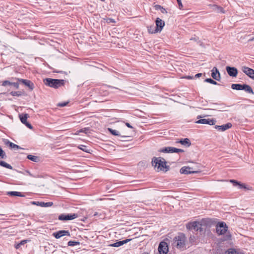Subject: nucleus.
<instances>
[{"mask_svg": "<svg viewBox=\"0 0 254 254\" xmlns=\"http://www.w3.org/2000/svg\"><path fill=\"white\" fill-rule=\"evenodd\" d=\"M187 238L183 233H179L173 239L172 242L173 247H176L178 249L184 250L186 248Z\"/></svg>", "mask_w": 254, "mask_h": 254, "instance_id": "1", "label": "nucleus"}, {"mask_svg": "<svg viewBox=\"0 0 254 254\" xmlns=\"http://www.w3.org/2000/svg\"><path fill=\"white\" fill-rule=\"evenodd\" d=\"M44 84L50 87L58 88L63 85L64 83V80L63 79H57L47 78L44 80Z\"/></svg>", "mask_w": 254, "mask_h": 254, "instance_id": "2", "label": "nucleus"}, {"mask_svg": "<svg viewBox=\"0 0 254 254\" xmlns=\"http://www.w3.org/2000/svg\"><path fill=\"white\" fill-rule=\"evenodd\" d=\"M152 165L158 172H167L169 170V166L166 165V162L162 160H152Z\"/></svg>", "mask_w": 254, "mask_h": 254, "instance_id": "3", "label": "nucleus"}, {"mask_svg": "<svg viewBox=\"0 0 254 254\" xmlns=\"http://www.w3.org/2000/svg\"><path fill=\"white\" fill-rule=\"evenodd\" d=\"M187 228L189 230L194 229L195 231L202 232L203 229L202 228V224L197 221L189 223L187 226Z\"/></svg>", "mask_w": 254, "mask_h": 254, "instance_id": "4", "label": "nucleus"}, {"mask_svg": "<svg viewBox=\"0 0 254 254\" xmlns=\"http://www.w3.org/2000/svg\"><path fill=\"white\" fill-rule=\"evenodd\" d=\"M228 227L226 224L223 222H219L216 226V231L218 235H224L227 231Z\"/></svg>", "mask_w": 254, "mask_h": 254, "instance_id": "5", "label": "nucleus"}, {"mask_svg": "<svg viewBox=\"0 0 254 254\" xmlns=\"http://www.w3.org/2000/svg\"><path fill=\"white\" fill-rule=\"evenodd\" d=\"M159 152L164 153H173L184 152V151L183 149H178L173 147H166L160 149Z\"/></svg>", "mask_w": 254, "mask_h": 254, "instance_id": "6", "label": "nucleus"}, {"mask_svg": "<svg viewBox=\"0 0 254 254\" xmlns=\"http://www.w3.org/2000/svg\"><path fill=\"white\" fill-rule=\"evenodd\" d=\"M2 142L3 144L7 147L14 150H17L19 149H21V147L18 145L10 142L8 139L3 138L2 139Z\"/></svg>", "mask_w": 254, "mask_h": 254, "instance_id": "7", "label": "nucleus"}, {"mask_svg": "<svg viewBox=\"0 0 254 254\" xmlns=\"http://www.w3.org/2000/svg\"><path fill=\"white\" fill-rule=\"evenodd\" d=\"M158 252L160 254H166L168 252L167 243L163 241L160 242L158 247Z\"/></svg>", "mask_w": 254, "mask_h": 254, "instance_id": "8", "label": "nucleus"}, {"mask_svg": "<svg viewBox=\"0 0 254 254\" xmlns=\"http://www.w3.org/2000/svg\"><path fill=\"white\" fill-rule=\"evenodd\" d=\"M53 236L56 239H60L64 236L70 237V234L68 231L60 230L53 233Z\"/></svg>", "mask_w": 254, "mask_h": 254, "instance_id": "9", "label": "nucleus"}, {"mask_svg": "<svg viewBox=\"0 0 254 254\" xmlns=\"http://www.w3.org/2000/svg\"><path fill=\"white\" fill-rule=\"evenodd\" d=\"M19 116L20 120L22 124L25 125L29 128L32 129L33 127L32 125L27 122V118L29 117V116L27 114H20Z\"/></svg>", "mask_w": 254, "mask_h": 254, "instance_id": "10", "label": "nucleus"}, {"mask_svg": "<svg viewBox=\"0 0 254 254\" xmlns=\"http://www.w3.org/2000/svg\"><path fill=\"white\" fill-rule=\"evenodd\" d=\"M77 217L76 214H61L59 216V219L60 220H71Z\"/></svg>", "mask_w": 254, "mask_h": 254, "instance_id": "11", "label": "nucleus"}, {"mask_svg": "<svg viewBox=\"0 0 254 254\" xmlns=\"http://www.w3.org/2000/svg\"><path fill=\"white\" fill-rule=\"evenodd\" d=\"M180 172L181 174H190L196 173L198 172V171L193 170L192 168L185 166L181 168Z\"/></svg>", "mask_w": 254, "mask_h": 254, "instance_id": "12", "label": "nucleus"}, {"mask_svg": "<svg viewBox=\"0 0 254 254\" xmlns=\"http://www.w3.org/2000/svg\"><path fill=\"white\" fill-rule=\"evenodd\" d=\"M216 122V120L213 119H202L195 122L196 124H208L209 125H214Z\"/></svg>", "mask_w": 254, "mask_h": 254, "instance_id": "13", "label": "nucleus"}, {"mask_svg": "<svg viewBox=\"0 0 254 254\" xmlns=\"http://www.w3.org/2000/svg\"><path fill=\"white\" fill-rule=\"evenodd\" d=\"M242 71L250 78L254 80V70L247 66L242 67Z\"/></svg>", "mask_w": 254, "mask_h": 254, "instance_id": "14", "label": "nucleus"}, {"mask_svg": "<svg viewBox=\"0 0 254 254\" xmlns=\"http://www.w3.org/2000/svg\"><path fill=\"white\" fill-rule=\"evenodd\" d=\"M232 125L231 123H228L226 124L223 125L221 126H215V128L217 129L218 130L220 131H224L227 129L230 128L232 127Z\"/></svg>", "mask_w": 254, "mask_h": 254, "instance_id": "15", "label": "nucleus"}, {"mask_svg": "<svg viewBox=\"0 0 254 254\" xmlns=\"http://www.w3.org/2000/svg\"><path fill=\"white\" fill-rule=\"evenodd\" d=\"M157 29L160 32L165 26V22L159 18H157L155 20Z\"/></svg>", "mask_w": 254, "mask_h": 254, "instance_id": "16", "label": "nucleus"}, {"mask_svg": "<svg viewBox=\"0 0 254 254\" xmlns=\"http://www.w3.org/2000/svg\"><path fill=\"white\" fill-rule=\"evenodd\" d=\"M211 76L216 80H220L221 78L220 73L216 67H214L211 70Z\"/></svg>", "mask_w": 254, "mask_h": 254, "instance_id": "17", "label": "nucleus"}, {"mask_svg": "<svg viewBox=\"0 0 254 254\" xmlns=\"http://www.w3.org/2000/svg\"><path fill=\"white\" fill-rule=\"evenodd\" d=\"M18 81L22 83L25 86H27L30 89L33 90L34 88V84L29 80L18 78Z\"/></svg>", "mask_w": 254, "mask_h": 254, "instance_id": "18", "label": "nucleus"}, {"mask_svg": "<svg viewBox=\"0 0 254 254\" xmlns=\"http://www.w3.org/2000/svg\"><path fill=\"white\" fill-rule=\"evenodd\" d=\"M226 70L230 76L236 77L238 74L237 68L234 67L227 66Z\"/></svg>", "mask_w": 254, "mask_h": 254, "instance_id": "19", "label": "nucleus"}, {"mask_svg": "<svg viewBox=\"0 0 254 254\" xmlns=\"http://www.w3.org/2000/svg\"><path fill=\"white\" fill-rule=\"evenodd\" d=\"M176 143H180L182 145L187 147L190 146L191 145L190 140L188 138L178 139L176 141Z\"/></svg>", "mask_w": 254, "mask_h": 254, "instance_id": "20", "label": "nucleus"}, {"mask_svg": "<svg viewBox=\"0 0 254 254\" xmlns=\"http://www.w3.org/2000/svg\"><path fill=\"white\" fill-rule=\"evenodd\" d=\"M31 203L32 204L36 205L41 207H50L53 204V203L52 202H44L39 201H32L31 202Z\"/></svg>", "mask_w": 254, "mask_h": 254, "instance_id": "21", "label": "nucleus"}, {"mask_svg": "<svg viewBox=\"0 0 254 254\" xmlns=\"http://www.w3.org/2000/svg\"><path fill=\"white\" fill-rule=\"evenodd\" d=\"M131 240V239H127L123 241H118L112 244H111L110 246L113 247H120L127 243L130 242Z\"/></svg>", "mask_w": 254, "mask_h": 254, "instance_id": "22", "label": "nucleus"}, {"mask_svg": "<svg viewBox=\"0 0 254 254\" xmlns=\"http://www.w3.org/2000/svg\"><path fill=\"white\" fill-rule=\"evenodd\" d=\"M30 240H22L19 243H17L15 244L14 247L16 249H19L21 248L22 246H24L25 244H26L27 242H29Z\"/></svg>", "mask_w": 254, "mask_h": 254, "instance_id": "23", "label": "nucleus"}, {"mask_svg": "<svg viewBox=\"0 0 254 254\" xmlns=\"http://www.w3.org/2000/svg\"><path fill=\"white\" fill-rule=\"evenodd\" d=\"M8 195L15 196L24 197V195L22 194L21 192L19 191H8L6 192Z\"/></svg>", "mask_w": 254, "mask_h": 254, "instance_id": "24", "label": "nucleus"}, {"mask_svg": "<svg viewBox=\"0 0 254 254\" xmlns=\"http://www.w3.org/2000/svg\"><path fill=\"white\" fill-rule=\"evenodd\" d=\"M148 31L149 33L151 34L159 32V31L157 29L156 27L154 25H152L148 27Z\"/></svg>", "mask_w": 254, "mask_h": 254, "instance_id": "25", "label": "nucleus"}, {"mask_svg": "<svg viewBox=\"0 0 254 254\" xmlns=\"http://www.w3.org/2000/svg\"><path fill=\"white\" fill-rule=\"evenodd\" d=\"M244 84H232L231 85V88L233 89L238 90H242L243 89Z\"/></svg>", "mask_w": 254, "mask_h": 254, "instance_id": "26", "label": "nucleus"}, {"mask_svg": "<svg viewBox=\"0 0 254 254\" xmlns=\"http://www.w3.org/2000/svg\"><path fill=\"white\" fill-rule=\"evenodd\" d=\"M226 254H242V253L235 249H229L226 252Z\"/></svg>", "mask_w": 254, "mask_h": 254, "instance_id": "27", "label": "nucleus"}, {"mask_svg": "<svg viewBox=\"0 0 254 254\" xmlns=\"http://www.w3.org/2000/svg\"><path fill=\"white\" fill-rule=\"evenodd\" d=\"M243 90H245L246 92L249 93L254 94V92L252 88L250 86L247 84H244Z\"/></svg>", "mask_w": 254, "mask_h": 254, "instance_id": "28", "label": "nucleus"}, {"mask_svg": "<svg viewBox=\"0 0 254 254\" xmlns=\"http://www.w3.org/2000/svg\"><path fill=\"white\" fill-rule=\"evenodd\" d=\"M108 129L112 134L116 136H120V132L119 131L113 129L111 128H108Z\"/></svg>", "mask_w": 254, "mask_h": 254, "instance_id": "29", "label": "nucleus"}, {"mask_svg": "<svg viewBox=\"0 0 254 254\" xmlns=\"http://www.w3.org/2000/svg\"><path fill=\"white\" fill-rule=\"evenodd\" d=\"M214 9L217 12L222 13H224L225 12L223 8L222 7L218 6L217 5H214Z\"/></svg>", "mask_w": 254, "mask_h": 254, "instance_id": "30", "label": "nucleus"}, {"mask_svg": "<svg viewBox=\"0 0 254 254\" xmlns=\"http://www.w3.org/2000/svg\"><path fill=\"white\" fill-rule=\"evenodd\" d=\"M0 165L2 166L3 167H4L6 168H8V169H12V167L11 165H10L9 164H7V163H6L4 161H0Z\"/></svg>", "mask_w": 254, "mask_h": 254, "instance_id": "31", "label": "nucleus"}, {"mask_svg": "<svg viewBox=\"0 0 254 254\" xmlns=\"http://www.w3.org/2000/svg\"><path fill=\"white\" fill-rule=\"evenodd\" d=\"M204 81L214 85L218 84V83L212 79L211 78H206V79H205Z\"/></svg>", "mask_w": 254, "mask_h": 254, "instance_id": "32", "label": "nucleus"}, {"mask_svg": "<svg viewBox=\"0 0 254 254\" xmlns=\"http://www.w3.org/2000/svg\"><path fill=\"white\" fill-rule=\"evenodd\" d=\"M79 244V242L76 241H69L67 244L68 246H74Z\"/></svg>", "mask_w": 254, "mask_h": 254, "instance_id": "33", "label": "nucleus"}, {"mask_svg": "<svg viewBox=\"0 0 254 254\" xmlns=\"http://www.w3.org/2000/svg\"><path fill=\"white\" fill-rule=\"evenodd\" d=\"M10 94L13 96H20L21 95L20 91H11Z\"/></svg>", "mask_w": 254, "mask_h": 254, "instance_id": "34", "label": "nucleus"}, {"mask_svg": "<svg viewBox=\"0 0 254 254\" xmlns=\"http://www.w3.org/2000/svg\"><path fill=\"white\" fill-rule=\"evenodd\" d=\"M230 182L233 183L234 184V186L239 185L240 188H245V187H244L243 185L240 184V183L237 182L235 180H230Z\"/></svg>", "mask_w": 254, "mask_h": 254, "instance_id": "35", "label": "nucleus"}, {"mask_svg": "<svg viewBox=\"0 0 254 254\" xmlns=\"http://www.w3.org/2000/svg\"><path fill=\"white\" fill-rule=\"evenodd\" d=\"M11 83H12V82H11L8 80H5V81H3V82L2 83V85L3 86H5L7 85H12Z\"/></svg>", "mask_w": 254, "mask_h": 254, "instance_id": "36", "label": "nucleus"}, {"mask_svg": "<svg viewBox=\"0 0 254 254\" xmlns=\"http://www.w3.org/2000/svg\"><path fill=\"white\" fill-rule=\"evenodd\" d=\"M88 130V128H82V129L79 130L78 132H84L85 133H87Z\"/></svg>", "mask_w": 254, "mask_h": 254, "instance_id": "37", "label": "nucleus"}, {"mask_svg": "<svg viewBox=\"0 0 254 254\" xmlns=\"http://www.w3.org/2000/svg\"><path fill=\"white\" fill-rule=\"evenodd\" d=\"M5 155V153L2 149L1 147H0V157H1V158H3V157Z\"/></svg>", "mask_w": 254, "mask_h": 254, "instance_id": "38", "label": "nucleus"}, {"mask_svg": "<svg viewBox=\"0 0 254 254\" xmlns=\"http://www.w3.org/2000/svg\"><path fill=\"white\" fill-rule=\"evenodd\" d=\"M12 85L16 89L19 88V83L17 82H12Z\"/></svg>", "mask_w": 254, "mask_h": 254, "instance_id": "39", "label": "nucleus"}, {"mask_svg": "<svg viewBox=\"0 0 254 254\" xmlns=\"http://www.w3.org/2000/svg\"><path fill=\"white\" fill-rule=\"evenodd\" d=\"M177 0L178 2V3L179 4L180 9H182V8L183 7V4L182 3L181 0Z\"/></svg>", "mask_w": 254, "mask_h": 254, "instance_id": "40", "label": "nucleus"}, {"mask_svg": "<svg viewBox=\"0 0 254 254\" xmlns=\"http://www.w3.org/2000/svg\"><path fill=\"white\" fill-rule=\"evenodd\" d=\"M67 104V102H64L59 104V106L60 107H64Z\"/></svg>", "mask_w": 254, "mask_h": 254, "instance_id": "41", "label": "nucleus"}, {"mask_svg": "<svg viewBox=\"0 0 254 254\" xmlns=\"http://www.w3.org/2000/svg\"><path fill=\"white\" fill-rule=\"evenodd\" d=\"M36 157L35 156L32 155H28L27 156V159H36Z\"/></svg>", "mask_w": 254, "mask_h": 254, "instance_id": "42", "label": "nucleus"}, {"mask_svg": "<svg viewBox=\"0 0 254 254\" xmlns=\"http://www.w3.org/2000/svg\"><path fill=\"white\" fill-rule=\"evenodd\" d=\"M160 10H161V12L163 13H167L166 10L164 8H163V7H161V8L160 9Z\"/></svg>", "mask_w": 254, "mask_h": 254, "instance_id": "43", "label": "nucleus"}, {"mask_svg": "<svg viewBox=\"0 0 254 254\" xmlns=\"http://www.w3.org/2000/svg\"><path fill=\"white\" fill-rule=\"evenodd\" d=\"M231 235H227L226 236V238L225 239V240H230L231 239Z\"/></svg>", "mask_w": 254, "mask_h": 254, "instance_id": "44", "label": "nucleus"}, {"mask_svg": "<svg viewBox=\"0 0 254 254\" xmlns=\"http://www.w3.org/2000/svg\"><path fill=\"white\" fill-rule=\"evenodd\" d=\"M128 137V136H121V139L120 140H122V141H123V140H124V139H125V138H127V137Z\"/></svg>", "mask_w": 254, "mask_h": 254, "instance_id": "45", "label": "nucleus"}, {"mask_svg": "<svg viewBox=\"0 0 254 254\" xmlns=\"http://www.w3.org/2000/svg\"><path fill=\"white\" fill-rule=\"evenodd\" d=\"M201 75H202V73H199L195 74V77H199L201 76Z\"/></svg>", "mask_w": 254, "mask_h": 254, "instance_id": "46", "label": "nucleus"}, {"mask_svg": "<svg viewBox=\"0 0 254 254\" xmlns=\"http://www.w3.org/2000/svg\"><path fill=\"white\" fill-rule=\"evenodd\" d=\"M155 7H156V9H161V7H162L161 5H155Z\"/></svg>", "mask_w": 254, "mask_h": 254, "instance_id": "47", "label": "nucleus"}, {"mask_svg": "<svg viewBox=\"0 0 254 254\" xmlns=\"http://www.w3.org/2000/svg\"><path fill=\"white\" fill-rule=\"evenodd\" d=\"M126 126H127V127H129V128H132V126H131L129 123H127L126 124Z\"/></svg>", "mask_w": 254, "mask_h": 254, "instance_id": "48", "label": "nucleus"}, {"mask_svg": "<svg viewBox=\"0 0 254 254\" xmlns=\"http://www.w3.org/2000/svg\"><path fill=\"white\" fill-rule=\"evenodd\" d=\"M110 22H115V20L113 19L109 18L108 19Z\"/></svg>", "mask_w": 254, "mask_h": 254, "instance_id": "49", "label": "nucleus"}, {"mask_svg": "<svg viewBox=\"0 0 254 254\" xmlns=\"http://www.w3.org/2000/svg\"><path fill=\"white\" fill-rule=\"evenodd\" d=\"M186 78L188 79H191L193 78V77L191 76H188L186 77Z\"/></svg>", "mask_w": 254, "mask_h": 254, "instance_id": "50", "label": "nucleus"}, {"mask_svg": "<svg viewBox=\"0 0 254 254\" xmlns=\"http://www.w3.org/2000/svg\"><path fill=\"white\" fill-rule=\"evenodd\" d=\"M190 40H194V41H196L197 40V38H196V37H194V38H191L190 39Z\"/></svg>", "mask_w": 254, "mask_h": 254, "instance_id": "51", "label": "nucleus"}, {"mask_svg": "<svg viewBox=\"0 0 254 254\" xmlns=\"http://www.w3.org/2000/svg\"><path fill=\"white\" fill-rule=\"evenodd\" d=\"M254 41V37L252 38H251V39H250L249 40V42H252V41Z\"/></svg>", "mask_w": 254, "mask_h": 254, "instance_id": "52", "label": "nucleus"}, {"mask_svg": "<svg viewBox=\"0 0 254 254\" xmlns=\"http://www.w3.org/2000/svg\"><path fill=\"white\" fill-rule=\"evenodd\" d=\"M152 159H162V158H161V157H154Z\"/></svg>", "mask_w": 254, "mask_h": 254, "instance_id": "53", "label": "nucleus"}, {"mask_svg": "<svg viewBox=\"0 0 254 254\" xmlns=\"http://www.w3.org/2000/svg\"><path fill=\"white\" fill-rule=\"evenodd\" d=\"M79 133H80V132H78V131H77L74 133V134H75V135H78V134H79Z\"/></svg>", "mask_w": 254, "mask_h": 254, "instance_id": "54", "label": "nucleus"}, {"mask_svg": "<svg viewBox=\"0 0 254 254\" xmlns=\"http://www.w3.org/2000/svg\"><path fill=\"white\" fill-rule=\"evenodd\" d=\"M32 161L35 162H38V160H36V159H34V160H32Z\"/></svg>", "mask_w": 254, "mask_h": 254, "instance_id": "55", "label": "nucleus"}, {"mask_svg": "<svg viewBox=\"0 0 254 254\" xmlns=\"http://www.w3.org/2000/svg\"><path fill=\"white\" fill-rule=\"evenodd\" d=\"M80 148L81 149L83 150H84V148H81V147H80Z\"/></svg>", "mask_w": 254, "mask_h": 254, "instance_id": "56", "label": "nucleus"}, {"mask_svg": "<svg viewBox=\"0 0 254 254\" xmlns=\"http://www.w3.org/2000/svg\"><path fill=\"white\" fill-rule=\"evenodd\" d=\"M27 173H28L29 175H31L29 172H27Z\"/></svg>", "mask_w": 254, "mask_h": 254, "instance_id": "57", "label": "nucleus"}]
</instances>
